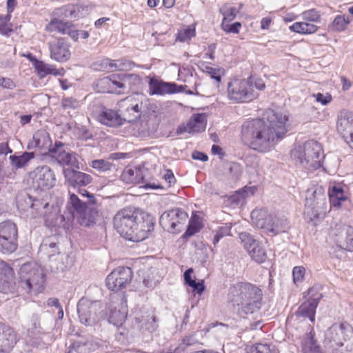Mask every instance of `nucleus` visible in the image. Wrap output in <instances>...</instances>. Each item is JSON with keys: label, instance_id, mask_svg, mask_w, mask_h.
Here are the masks:
<instances>
[{"label": "nucleus", "instance_id": "nucleus-1", "mask_svg": "<svg viewBox=\"0 0 353 353\" xmlns=\"http://www.w3.org/2000/svg\"><path fill=\"white\" fill-rule=\"evenodd\" d=\"M267 121L256 119L245 121L241 126V139L253 150L266 152L279 142L287 132L288 117L272 110L266 112Z\"/></svg>", "mask_w": 353, "mask_h": 353}, {"label": "nucleus", "instance_id": "nucleus-2", "mask_svg": "<svg viewBox=\"0 0 353 353\" xmlns=\"http://www.w3.org/2000/svg\"><path fill=\"white\" fill-rule=\"evenodd\" d=\"M262 290L250 283H238L230 289L228 300L240 316L253 314L261 307Z\"/></svg>", "mask_w": 353, "mask_h": 353}, {"label": "nucleus", "instance_id": "nucleus-3", "mask_svg": "<svg viewBox=\"0 0 353 353\" xmlns=\"http://www.w3.org/2000/svg\"><path fill=\"white\" fill-rule=\"evenodd\" d=\"M291 157L296 166L310 171L322 166L323 154L321 144L310 140L303 145L296 146L291 151Z\"/></svg>", "mask_w": 353, "mask_h": 353}, {"label": "nucleus", "instance_id": "nucleus-4", "mask_svg": "<svg viewBox=\"0 0 353 353\" xmlns=\"http://www.w3.org/2000/svg\"><path fill=\"white\" fill-rule=\"evenodd\" d=\"M252 224L270 236L285 232L290 228L288 219L283 215L268 214L263 209L251 212Z\"/></svg>", "mask_w": 353, "mask_h": 353}, {"label": "nucleus", "instance_id": "nucleus-5", "mask_svg": "<svg viewBox=\"0 0 353 353\" xmlns=\"http://www.w3.org/2000/svg\"><path fill=\"white\" fill-rule=\"evenodd\" d=\"M330 209L326 194L321 187L307 190L304 214L308 220L314 221L323 218Z\"/></svg>", "mask_w": 353, "mask_h": 353}, {"label": "nucleus", "instance_id": "nucleus-6", "mask_svg": "<svg viewBox=\"0 0 353 353\" xmlns=\"http://www.w3.org/2000/svg\"><path fill=\"white\" fill-rule=\"evenodd\" d=\"M21 283L28 293L42 292L44 288L46 276L43 269L36 263L23 264L19 271Z\"/></svg>", "mask_w": 353, "mask_h": 353}, {"label": "nucleus", "instance_id": "nucleus-7", "mask_svg": "<svg viewBox=\"0 0 353 353\" xmlns=\"http://www.w3.org/2000/svg\"><path fill=\"white\" fill-rule=\"evenodd\" d=\"M228 97L235 103L252 101L255 98L252 82L250 79H233L228 84Z\"/></svg>", "mask_w": 353, "mask_h": 353}, {"label": "nucleus", "instance_id": "nucleus-8", "mask_svg": "<svg viewBox=\"0 0 353 353\" xmlns=\"http://www.w3.org/2000/svg\"><path fill=\"white\" fill-rule=\"evenodd\" d=\"M138 210L132 208H124L119 210L114 216V227L121 236L131 241L134 235Z\"/></svg>", "mask_w": 353, "mask_h": 353}, {"label": "nucleus", "instance_id": "nucleus-9", "mask_svg": "<svg viewBox=\"0 0 353 353\" xmlns=\"http://www.w3.org/2000/svg\"><path fill=\"white\" fill-rule=\"evenodd\" d=\"M18 246V229L17 225L10 221L0 223V253L9 254Z\"/></svg>", "mask_w": 353, "mask_h": 353}, {"label": "nucleus", "instance_id": "nucleus-10", "mask_svg": "<svg viewBox=\"0 0 353 353\" xmlns=\"http://www.w3.org/2000/svg\"><path fill=\"white\" fill-rule=\"evenodd\" d=\"M17 208L20 211L26 213V216L36 218L39 216H46L49 203L40 199H33L28 194H21L17 197Z\"/></svg>", "mask_w": 353, "mask_h": 353}, {"label": "nucleus", "instance_id": "nucleus-11", "mask_svg": "<svg viewBox=\"0 0 353 353\" xmlns=\"http://www.w3.org/2000/svg\"><path fill=\"white\" fill-rule=\"evenodd\" d=\"M188 219V214L180 208L164 212L160 216L159 223L164 230L170 233L180 232Z\"/></svg>", "mask_w": 353, "mask_h": 353}, {"label": "nucleus", "instance_id": "nucleus-12", "mask_svg": "<svg viewBox=\"0 0 353 353\" xmlns=\"http://www.w3.org/2000/svg\"><path fill=\"white\" fill-rule=\"evenodd\" d=\"M350 332H352L349 329L348 325L345 323H334L329 327L325 334L324 343L325 346L335 350L343 347L345 340L350 336Z\"/></svg>", "mask_w": 353, "mask_h": 353}, {"label": "nucleus", "instance_id": "nucleus-13", "mask_svg": "<svg viewBox=\"0 0 353 353\" xmlns=\"http://www.w3.org/2000/svg\"><path fill=\"white\" fill-rule=\"evenodd\" d=\"M29 177L34 188L41 190H49L56 184L54 171L48 165L37 167L29 173Z\"/></svg>", "mask_w": 353, "mask_h": 353}, {"label": "nucleus", "instance_id": "nucleus-14", "mask_svg": "<svg viewBox=\"0 0 353 353\" xmlns=\"http://www.w3.org/2000/svg\"><path fill=\"white\" fill-rule=\"evenodd\" d=\"M132 279V271L129 267H119L114 270L106 278V285L112 291H119L125 288Z\"/></svg>", "mask_w": 353, "mask_h": 353}, {"label": "nucleus", "instance_id": "nucleus-15", "mask_svg": "<svg viewBox=\"0 0 353 353\" xmlns=\"http://www.w3.org/2000/svg\"><path fill=\"white\" fill-rule=\"evenodd\" d=\"M136 226L131 241L139 242L148 238L149 233L154 230V218L148 214L138 212Z\"/></svg>", "mask_w": 353, "mask_h": 353}, {"label": "nucleus", "instance_id": "nucleus-16", "mask_svg": "<svg viewBox=\"0 0 353 353\" xmlns=\"http://www.w3.org/2000/svg\"><path fill=\"white\" fill-rule=\"evenodd\" d=\"M50 154L57 159L59 165L79 169L77 154L74 152H67L65 150V145L62 142L56 141L53 147L50 149Z\"/></svg>", "mask_w": 353, "mask_h": 353}, {"label": "nucleus", "instance_id": "nucleus-17", "mask_svg": "<svg viewBox=\"0 0 353 353\" xmlns=\"http://www.w3.org/2000/svg\"><path fill=\"white\" fill-rule=\"evenodd\" d=\"M97 302H91L87 299L82 298L77 304V311L81 323L85 325H92L97 321L96 310Z\"/></svg>", "mask_w": 353, "mask_h": 353}, {"label": "nucleus", "instance_id": "nucleus-18", "mask_svg": "<svg viewBox=\"0 0 353 353\" xmlns=\"http://www.w3.org/2000/svg\"><path fill=\"white\" fill-rule=\"evenodd\" d=\"M69 45L63 39H56L49 43L50 58L58 62H65L71 55Z\"/></svg>", "mask_w": 353, "mask_h": 353}, {"label": "nucleus", "instance_id": "nucleus-19", "mask_svg": "<svg viewBox=\"0 0 353 353\" xmlns=\"http://www.w3.org/2000/svg\"><path fill=\"white\" fill-rule=\"evenodd\" d=\"M206 117L204 114H194L188 120L186 124L180 125L176 130L177 134L184 132H201L205 130Z\"/></svg>", "mask_w": 353, "mask_h": 353}, {"label": "nucleus", "instance_id": "nucleus-20", "mask_svg": "<svg viewBox=\"0 0 353 353\" xmlns=\"http://www.w3.org/2000/svg\"><path fill=\"white\" fill-rule=\"evenodd\" d=\"M112 93L124 92L131 82L139 81V77L134 74H114L110 75Z\"/></svg>", "mask_w": 353, "mask_h": 353}, {"label": "nucleus", "instance_id": "nucleus-21", "mask_svg": "<svg viewBox=\"0 0 353 353\" xmlns=\"http://www.w3.org/2000/svg\"><path fill=\"white\" fill-rule=\"evenodd\" d=\"M65 182L74 188L85 186L92 182V176L85 172L75 170L74 168H64L63 170Z\"/></svg>", "mask_w": 353, "mask_h": 353}, {"label": "nucleus", "instance_id": "nucleus-22", "mask_svg": "<svg viewBox=\"0 0 353 353\" xmlns=\"http://www.w3.org/2000/svg\"><path fill=\"white\" fill-rule=\"evenodd\" d=\"M337 130L347 143H353V114H341L337 121Z\"/></svg>", "mask_w": 353, "mask_h": 353}, {"label": "nucleus", "instance_id": "nucleus-23", "mask_svg": "<svg viewBox=\"0 0 353 353\" xmlns=\"http://www.w3.org/2000/svg\"><path fill=\"white\" fill-rule=\"evenodd\" d=\"M52 147L49 133L45 130H39L34 132L32 140L28 143L27 149L48 150L50 153V149Z\"/></svg>", "mask_w": 353, "mask_h": 353}, {"label": "nucleus", "instance_id": "nucleus-24", "mask_svg": "<svg viewBox=\"0 0 353 353\" xmlns=\"http://www.w3.org/2000/svg\"><path fill=\"white\" fill-rule=\"evenodd\" d=\"M14 270L6 262L0 260V292L7 293L14 283Z\"/></svg>", "mask_w": 353, "mask_h": 353}, {"label": "nucleus", "instance_id": "nucleus-25", "mask_svg": "<svg viewBox=\"0 0 353 353\" xmlns=\"http://www.w3.org/2000/svg\"><path fill=\"white\" fill-rule=\"evenodd\" d=\"M340 232L334 234L336 236V241L341 247L350 252H353V227L343 225H340Z\"/></svg>", "mask_w": 353, "mask_h": 353}, {"label": "nucleus", "instance_id": "nucleus-26", "mask_svg": "<svg viewBox=\"0 0 353 353\" xmlns=\"http://www.w3.org/2000/svg\"><path fill=\"white\" fill-rule=\"evenodd\" d=\"M318 303V299H309L299 307L297 311L295 312V316L299 319H308L310 321L314 322Z\"/></svg>", "mask_w": 353, "mask_h": 353}, {"label": "nucleus", "instance_id": "nucleus-27", "mask_svg": "<svg viewBox=\"0 0 353 353\" xmlns=\"http://www.w3.org/2000/svg\"><path fill=\"white\" fill-rule=\"evenodd\" d=\"M118 299L121 301V307L119 310L116 307L112 310L108 319L109 322L117 327L121 326L127 317L126 298L119 294Z\"/></svg>", "mask_w": 353, "mask_h": 353}, {"label": "nucleus", "instance_id": "nucleus-28", "mask_svg": "<svg viewBox=\"0 0 353 353\" xmlns=\"http://www.w3.org/2000/svg\"><path fill=\"white\" fill-rule=\"evenodd\" d=\"M130 62L123 60H112L108 58L103 59L94 63L95 70H123L130 67Z\"/></svg>", "mask_w": 353, "mask_h": 353}, {"label": "nucleus", "instance_id": "nucleus-29", "mask_svg": "<svg viewBox=\"0 0 353 353\" xmlns=\"http://www.w3.org/2000/svg\"><path fill=\"white\" fill-rule=\"evenodd\" d=\"M16 343L14 330L4 325H0V352L6 351Z\"/></svg>", "mask_w": 353, "mask_h": 353}, {"label": "nucleus", "instance_id": "nucleus-30", "mask_svg": "<svg viewBox=\"0 0 353 353\" xmlns=\"http://www.w3.org/2000/svg\"><path fill=\"white\" fill-rule=\"evenodd\" d=\"M99 121L103 125L110 127H117L122 125L123 119L116 111L105 109L99 114Z\"/></svg>", "mask_w": 353, "mask_h": 353}, {"label": "nucleus", "instance_id": "nucleus-31", "mask_svg": "<svg viewBox=\"0 0 353 353\" xmlns=\"http://www.w3.org/2000/svg\"><path fill=\"white\" fill-rule=\"evenodd\" d=\"M35 157L34 152H23L18 154L15 153L9 157L10 165L15 170L26 168L29 162Z\"/></svg>", "mask_w": 353, "mask_h": 353}, {"label": "nucleus", "instance_id": "nucleus-32", "mask_svg": "<svg viewBox=\"0 0 353 353\" xmlns=\"http://www.w3.org/2000/svg\"><path fill=\"white\" fill-rule=\"evenodd\" d=\"M171 82H165L155 79H151L149 81V93L150 95L171 94Z\"/></svg>", "mask_w": 353, "mask_h": 353}, {"label": "nucleus", "instance_id": "nucleus-33", "mask_svg": "<svg viewBox=\"0 0 353 353\" xmlns=\"http://www.w3.org/2000/svg\"><path fill=\"white\" fill-rule=\"evenodd\" d=\"M94 205L90 204L77 218L81 225L88 227L96 223L99 212Z\"/></svg>", "mask_w": 353, "mask_h": 353}, {"label": "nucleus", "instance_id": "nucleus-34", "mask_svg": "<svg viewBox=\"0 0 353 353\" xmlns=\"http://www.w3.org/2000/svg\"><path fill=\"white\" fill-rule=\"evenodd\" d=\"M34 65L41 77H44L47 74L63 76L65 72L63 68L57 69L54 65L46 63L42 61L36 60Z\"/></svg>", "mask_w": 353, "mask_h": 353}, {"label": "nucleus", "instance_id": "nucleus-35", "mask_svg": "<svg viewBox=\"0 0 353 353\" xmlns=\"http://www.w3.org/2000/svg\"><path fill=\"white\" fill-rule=\"evenodd\" d=\"M94 350L93 344L85 339L73 341L68 347L67 353H91Z\"/></svg>", "mask_w": 353, "mask_h": 353}, {"label": "nucleus", "instance_id": "nucleus-36", "mask_svg": "<svg viewBox=\"0 0 353 353\" xmlns=\"http://www.w3.org/2000/svg\"><path fill=\"white\" fill-rule=\"evenodd\" d=\"M328 196L330 206L332 205L336 208H339L341 205V202L347 199V197L344 194L343 188L339 185H333L330 188Z\"/></svg>", "mask_w": 353, "mask_h": 353}, {"label": "nucleus", "instance_id": "nucleus-37", "mask_svg": "<svg viewBox=\"0 0 353 353\" xmlns=\"http://www.w3.org/2000/svg\"><path fill=\"white\" fill-rule=\"evenodd\" d=\"M68 205H70L68 210L72 217L77 219L89 205L81 201L75 194H70Z\"/></svg>", "mask_w": 353, "mask_h": 353}, {"label": "nucleus", "instance_id": "nucleus-38", "mask_svg": "<svg viewBox=\"0 0 353 353\" xmlns=\"http://www.w3.org/2000/svg\"><path fill=\"white\" fill-rule=\"evenodd\" d=\"M289 28L292 32L301 34H312L318 30L316 25L307 22H295Z\"/></svg>", "mask_w": 353, "mask_h": 353}, {"label": "nucleus", "instance_id": "nucleus-39", "mask_svg": "<svg viewBox=\"0 0 353 353\" xmlns=\"http://www.w3.org/2000/svg\"><path fill=\"white\" fill-rule=\"evenodd\" d=\"M70 25V23L63 22L61 20L54 18L46 26V29L50 32H55L65 34Z\"/></svg>", "mask_w": 353, "mask_h": 353}, {"label": "nucleus", "instance_id": "nucleus-40", "mask_svg": "<svg viewBox=\"0 0 353 353\" xmlns=\"http://www.w3.org/2000/svg\"><path fill=\"white\" fill-rule=\"evenodd\" d=\"M196 35L195 27L189 26L179 30L176 35V41L188 43Z\"/></svg>", "mask_w": 353, "mask_h": 353}, {"label": "nucleus", "instance_id": "nucleus-41", "mask_svg": "<svg viewBox=\"0 0 353 353\" xmlns=\"http://www.w3.org/2000/svg\"><path fill=\"white\" fill-rule=\"evenodd\" d=\"M141 171L128 168L123 171L121 179L125 183H137L139 182Z\"/></svg>", "mask_w": 353, "mask_h": 353}, {"label": "nucleus", "instance_id": "nucleus-42", "mask_svg": "<svg viewBox=\"0 0 353 353\" xmlns=\"http://www.w3.org/2000/svg\"><path fill=\"white\" fill-rule=\"evenodd\" d=\"M90 166L94 169L99 174H103L110 171L114 165L108 160L97 159L89 163Z\"/></svg>", "mask_w": 353, "mask_h": 353}, {"label": "nucleus", "instance_id": "nucleus-43", "mask_svg": "<svg viewBox=\"0 0 353 353\" xmlns=\"http://www.w3.org/2000/svg\"><path fill=\"white\" fill-rule=\"evenodd\" d=\"M139 323L140 327L143 331H147L150 333L154 332L158 327L157 320L154 316L143 317L139 321Z\"/></svg>", "mask_w": 353, "mask_h": 353}, {"label": "nucleus", "instance_id": "nucleus-44", "mask_svg": "<svg viewBox=\"0 0 353 353\" xmlns=\"http://www.w3.org/2000/svg\"><path fill=\"white\" fill-rule=\"evenodd\" d=\"M248 252L251 258L257 263H261L267 259L265 250L259 242L252 250H250Z\"/></svg>", "mask_w": 353, "mask_h": 353}, {"label": "nucleus", "instance_id": "nucleus-45", "mask_svg": "<svg viewBox=\"0 0 353 353\" xmlns=\"http://www.w3.org/2000/svg\"><path fill=\"white\" fill-rule=\"evenodd\" d=\"M110 76L105 77L97 80L94 83L95 90L98 92L112 93Z\"/></svg>", "mask_w": 353, "mask_h": 353}, {"label": "nucleus", "instance_id": "nucleus-46", "mask_svg": "<svg viewBox=\"0 0 353 353\" xmlns=\"http://www.w3.org/2000/svg\"><path fill=\"white\" fill-rule=\"evenodd\" d=\"M61 14L67 18L75 19L80 17V8L77 5L68 4L60 8Z\"/></svg>", "mask_w": 353, "mask_h": 353}, {"label": "nucleus", "instance_id": "nucleus-47", "mask_svg": "<svg viewBox=\"0 0 353 353\" xmlns=\"http://www.w3.org/2000/svg\"><path fill=\"white\" fill-rule=\"evenodd\" d=\"M303 353H322L320 347L316 345L312 336L305 339L302 347Z\"/></svg>", "mask_w": 353, "mask_h": 353}, {"label": "nucleus", "instance_id": "nucleus-48", "mask_svg": "<svg viewBox=\"0 0 353 353\" xmlns=\"http://www.w3.org/2000/svg\"><path fill=\"white\" fill-rule=\"evenodd\" d=\"M231 228V223H225L223 225L218 228V229L215 231V234L212 241L213 244L216 245L219 242L221 239L225 236L230 235Z\"/></svg>", "mask_w": 353, "mask_h": 353}, {"label": "nucleus", "instance_id": "nucleus-49", "mask_svg": "<svg viewBox=\"0 0 353 353\" xmlns=\"http://www.w3.org/2000/svg\"><path fill=\"white\" fill-rule=\"evenodd\" d=\"M11 16L7 14L4 17H0V34L3 35H8L12 32V26L10 23Z\"/></svg>", "mask_w": 353, "mask_h": 353}, {"label": "nucleus", "instance_id": "nucleus-50", "mask_svg": "<svg viewBox=\"0 0 353 353\" xmlns=\"http://www.w3.org/2000/svg\"><path fill=\"white\" fill-rule=\"evenodd\" d=\"M239 238L243 244L244 248L249 252L259 243L252 235L246 232H242L239 234Z\"/></svg>", "mask_w": 353, "mask_h": 353}, {"label": "nucleus", "instance_id": "nucleus-51", "mask_svg": "<svg viewBox=\"0 0 353 353\" xmlns=\"http://www.w3.org/2000/svg\"><path fill=\"white\" fill-rule=\"evenodd\" d=\"M201 230V225L199 223L194 219H191L189 221V223L187 228L186 231L183 234V238L187 239L189 238L193 235H194L196 233L199 232Z\"/></svg>", "mask_w": 353, "mask_h": 353}, {"label": "nucleus", "instance_id": "nucleus-52", "mask_svg": "<svg viewBox=\"0 0 353 353\" xmlns=\"http://www.w3.org/2000/svg\"><path fill=\"white\" fill-rule=\"evenodd\" d=\"M40 252H45L50 257L54 255L58 252V248L56 243H43L39 248Z\"/></svg>", "mask_w": 353, "mask_h": 353}, {"label": "nucleus", "instance_id": "nucleus-53", "mask_svg": "<svg viewBox=\"0 0 353 353\" xmlns=\"http://www.w3.org/2000/svg\"><path fill=\"white\" fill-rule=\"evenodd\" d=\"M347 23L348 22L345 20L343 16L338 15L333 21L331 28L333 30L341 31L345 28Z\"/></svg>", "mask_w": 353, "mask_h": 353}, {"label": "nucleus", "instance_id": "nucleus-54", "mask_svg": "<svg viewBox=\"0 0 353 353\" xmlns=\"http://www.w3.org/2000/svg\"><path fill=\"white\" fill-rule=\"evenodd\" d=\"M303 19L307 21L317 22L320 20V14L315 9L306 10L302 13Z\"/></svg>", "mask_w": 353, "mask_h": 353}, {"label": "nucleus", "instance_id": "nucleus-55", "mask_svg": "<svg viewBox=\"0 0 353 353\" xmlns=\"http://www.w3.org/2000/svg\"><path fill=\"white\" fill-rule=\"evenodd\" d=\"M350 336L345 340L344 345L335 353H353V332H350Z\"/></svg>", "mask_w": 353, "mask_h": 353}, {"label": "nucleus", "instance_id": "nucleus-56", "mask_svg": "<svg viewBox=\"0 0 353 353\" xmlns=\"http://www.w3.org/2000/svg\"><path fill=\"white\" fill-rule=\"evenodd\" d=\"M228 23L222 22L221 27L222 29L228 33H234L237 34L239 32V30L241 28V23L240 22H235L232 24H230Z\"/></svg>", "mask_w": 353, "mask_h": 353}, {"label": "nucleus", "instance_id": "nucleus-57", "mask_svg": "<svg viewBox=\"0 0 353 353\" xmlns=\"http://www.w3.org/2000/svg\"><path fill=\"white\" fill-rule=\"evenodd\" d=\"M305 273V269L302 266H296L292 270L293 281L294 283L302 281Z\"/></svg>", "mask_w": 353, "mask_h": 353}, {"label": "nucleus", "instance_id": "nucleus-58", "mask_svg": "<svg viewBox=\"0 0 353 353\" xmlns=\"http://www.w3.org/2000/svg\"><path fill=\"white\" fill-rule=\"evenodd\" d=\"M312 97L315 99L316 101L320 103L323 105H326L332 101V96L329 93L323 94L322 93L313 94Z\"/></svg>", "mask_w": 353, "mask_h": 353}, {"label": "nucleus", "instance_id": "nucleus-59", "mask_svg": "<svg viewBox=\"0 0 353 353\" xmlns=\"http://www.w3.org/2000/svg\"><path fill=\"white\" fill-rule=\"evenodd\" d=\"M229 172L233 179L238 180L242 174L243 170L239 163H232L229 168Z\"/></svg>", "mask_w": 353, "mask_h": 353}, {"label": "nucleus", "instance_id": "nucleus-60", "mask_svg": "<svg viewBox=\"0 0 353 353\" xmlns=\"http://www.w3.org/2000/svg\"><path fill=\"white\" fill-rule=\"evenodd\" d=\"M62 106L65 109L72 108L75 109L79 106V102L72 97L64 98L62 100Z\"/></svg>", "mask_w": 353, "mask_h": 353}, {"label": "nucleus", "instance_id": "nucleus-61", "mask_svg": "<svg viewBox=\"0 0 353 353\" xmlns=\"http://www.w3.org/2000/svg\"><path fill=\"white\" fill-rule=\"evenodd\" d=\"M236 12H237V10L234 7L227 9V10H225L223 13V19L222 22H225V23L230 22L235 18Z\"/></svg>", "mask_w": 353, "mask_h": 353}, {"label": "nucleus", "instance_id": "nucleus-62", "mask_svg": "<svg viewBox=\"0 0 353 353\" xmlns=\"http://www.w3.org/2000/svg\"><path fill=\"white\" fill-rule=\"evenodd\" d=\"M251 353H272L267 344L257 343L252 348Z\"/></svg>", "mask_w": 353, "mask_h": 353}, {"label": "nucleus", "instance_id": "nucleus-63", "mask_svg": "<svg viewBox=\"0 0 353 353\" xmlns=\"http://www.w3.org/2000/svg\"><path fill=\"white\" fill-rule=\"evenodd\" d=\"M206 72L210 74V77L216 82H220L221 80V74L220 69L214 68L212 67H207Z\"/></svg>", "mask_w": 353, "mask_h": 353}, {"label": "nucleus", "instance_id": "nucleus-64", "mask_svg": "<svg viewBox=\"0 0 353 353\" xmlns=\"http://www.w3.org/2000/svg\"><path fill=\"white\" fill-rule=\"evenodd\" d=\"M130 115H132V118L130 119V121H135L141 116V107L136 101L135 103H132V112Z\"/></svg>", "mask_w": 353, "mask_h": 353}]
</instances>
